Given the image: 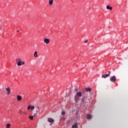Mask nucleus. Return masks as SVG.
Listing matches in <instances>:
<instances>
[{
  "label": "nucleus",
  "mask_w": 128,
  "mask_h": 128,
  "mask_svg": "<svg viewBox=\"0 0 128 128\" xmlns=\"http://www.w3.org/2000/svg\"><path fill=\"white\" fill-rule=\"evenodd\" d=\"M16 64L18 66H24V62L22 61V59L20 58H17L16 60Z\"/></svg>",
  "instance_id": "f257e3e1"
},
{
  "label": "nucleus",
  "mask_w": 128,
  "mask_h": 128,
  "mask_svg": "<svg viewBox=\"0 0 128 128\" xmlns=\"http://www.w3.org/2000/svg\"><path fill=\"white\" fill-rule=\"evenodd\" d=\"M66 114V112H64V111H62V112H61V114L62 116H64V114Z\"/></svg>",
  "instance_id": "6ab92c4d"
},
{
  "label": "nucleus",
  "mask_w": 128,
  "mask_h": 128,
  "mask_svg": "<svg viewBox=\"0 0 128 128\" xmlns=\"http://www.w3.org/2000/svg\"><path fill=\"white\" fill-rule=\"evenodd\" d=\"M36 108H38V110H39L40 107H38V106Z\"/></svg>",
  "instance_id": "b1692460"
},
{
  "label": "nucleus",
  "mask_w": 128,
  "mask_h": 128,
  "mask_svg": "<svg viewBox=\"0 0 128 128\" xmlns=\"http://www.w3.org/2000/svg\"><path fill=\"white\" fill-rule=\"evenodd\" d=\"M48 122H54V120L52 118H48Z\"/></svg>",
  "instance_id": "ddd939ff"
},
{
  "label": "nucleus",
  "mask_w": 128,
  "mask_h": 128,
  "mask_svg": "<svg viewBox=\"0 0 128 128\" xmlns=\"http://www.w3.org/2000/svg\"><path fill=\"white\" fill-rule=\"evenodd\" d=\"M86 92H92V88H85Z\"/></svg>",
  "instance_id": "f3484780"
},
{
  "label": "nucleus",
  "mask_w": 128,
  "mask_h": 128,
  "mask_svg": "<svg viewBox=\"0 0 128 128\" xmlns=\"http://www.w3.org/2000/svg\"><path fill=\"white\" fill-rule=\"evenodd\" d=\"M112 72H110V71L109 72H108V74H109V76L110 74V73H111Z\"/></svg>",
  "instance_id": "5701e85b"
},
{
  "label": "nucleus",
  "mask_w": 128,
  "mask_h": 128,
  "mask_svg": "<svg viewBox=\"0 0 128 128\" xmlns=\"http://www.w3.org/2000/svg\"><path fill=\"white\" fill-rule=\"evenodd\" d=\"M108 76H110V74H103L102 76V78H108Z\"/></svg>",
  "instance_id": "1a4fd4ad"
},
{
  "label": "nucleus",
  "mask_w": 128,
  "mask_h": 128,
  "mask_svg": "<svg viewBox=\"0 0 128 128\" xmlns=\"http://www.w3.org/2000/svg\"><path fill=\"white\" fill-rule=\"evenodd\" d=\"M22 97L21 96H20V95L17 96V100H18V102L22 100Z\"/></svg>",
  "instance_id": "9d476101"
},
{
  "label": "nucleus",
  "mask_w": 128,
  "mask_h": 128,
  "mask_svg": "<svg viewBox=\"0 0 128 128\" xmlns=\"http://www.w3.org/2000/svg\"><path fill=\"white\" fill-rule=\"evenodd\" d=\"M17 32H18V30H17Z\"/></svg>",
  "instance_id": "a878e982"
},
{
  "label": "nucleus",
  "mask_w": 128,
  "mask_h": 128,
  "mask_svg": "<svg viewBox=\"0 0 128 128\" xmlns=\"http://www.w3.org/2000/svg\"><path fill=\"white\" fill-rule=\"evenodd\" d=\"M34 56L35 58H38V52L36 51L34 52Z\"/></svg>",
  "instance_id": "dca6fc26"
},
{
  "label": "nucleus",
  "mask_w": 128,
  "mask_h": 128,
  "mask_svg": "<svg viewBox=\"0 0 128 128\" xmlns=\"http://www.w3.org/2000/svg\"><path fill=\"white\" fill-rule=\"evenodd\" d=\"M24 114L26 116V114H28V113H26V112H24Z\"/></svg>",
  "instance_id": "412c9836"
},
{
  "label": "nucleus",
  "mask_w": 128,
  "mask_h": 128,
  "mask_svg": "<svg viewBox=\"0 0 128 128\" xmlns=\"http://www.w3.org/2000/svg\"><path fill=\"white\" fill-rule=\"evenodd\" d=\"M35 108L34 106H30V105H29L27 107V110H34V109Z\"/></svg>",
  "instance_id": "7ed1b4c3"
},
{
  "label": "nucleus",
  "mask_w": 128,
  "mask_h": 128,
  "mask_svg": "<svg viewBox=\"0 0 128 128\" xmlns=\"http://www.w3.org/2000/svg\"><path fill=\"white\" fill-rule=\"evenodd\" d=\"M6 90L8 94H10V88L7 87L6 88Z\"/></svg>",
  "instance_id": "20e7f679"
},
{
  "label": "nucleus",
  "mask_w": 128,
  "mask_h": 128,
  "mask_svg": "<svg viewBox=\"0 0 128 128\" xmlns=\"http://www.w3.org/2000/svg\"><path fill=\"white\" fill-rule=\"evenodd\" d=\"M84 44H86V42H88V40H86L85 41H84Z\"/></svg>",
  "instance_id": "4be33fe9"
},
{
  "label": "nucleus",
  "mask_w": 128,
  "mask_h": 128,
  "mask_svg": "<svg viewBox=\"0 0 128 128\" xmlns=\"http://www.w3.org/2000/svg\"><path fill=\"white\" fill-rule=\"evenodd\" d=\"M86 118L87 120H90L92 118V116H90V114H88L86 116Z\"/></svg>",
  "instance_id": "4468645a"
},
{
  "label": "nucleus",
  "mask_w": 128,
  "mask_h": 128,
  "mask_svg": "<svg viewBox=\"0 0 128 128\" xmlns=\"http://www.w3.org/2000/svg\"><path fill=\"white\" fill-rule=\"evenodd\" d=\"M62 120H64V118H62Z\"/></svg>",
  "instance_id": "393cba45"
},
{
  "label": "nucleus",
  "mask_w": 128,
  "mask_h": 128,
  "mask_svg": "<svg viewBox=\"0 0 128 128\" xmlns=\"http://www.w3.org/2000/svg\"><path fill=\"white\" fill-rule=\"evenodd\" d=\"M106 8L109 10H112V7H110V6H107Z\"/></svg>",
  "instance_id": "f8f14e48"
},
{
  "label": "nucleus",
  "mask_w": 128,
  "mask_h": 128,
  "mask_svg": "<svg viewBox=\"0 0 128 128\" xmlns=\"http://www.w3.org/2000/svg\"><path fill=\"white\" fill-rule=\"evenodd\" d=\"M72 128H78V123H75L72 126Z\"/></svg>",
  "instance_id": "2eb2a0df"
},
{
  "label": "nucleus",
  "mask_w": 128,
  "mask_h": 128,
  "mask_svg": "<svg viewBox=\"0 0 128 128\" xmlns=\"http://www.w3.org/2000/svg\"><path fill=\"white\" fill-rule=\"evenodd\" d=\"M11 125L10 124H6V128H10Z\"/></svg>",
  "instance_id": "a211bd4d"
},
{
  "label": "nucleus",
  "mask_w": 128,
  "mask_h": 128,
  "mask_svg": "<svg viewBox=\"0 0 128 128\" xmlns=\"http://www.w3.org/2000/svg\"><path fill=\"white\" fill-rule=\"evenodd\" d=\"M110 82H116V76H112L110 78Z\"/></svg>",
  "instance_id": "f03ea898"
},
{
  "label": "nucleus",
  "mask_w": 128,
  "mask_h": 128,
  "mask_svg": "<svg viewBox=\"0 0 128 128\" xmlns=\"http://www.w3.org/2000/svg\"><path fill=\"white\" fill-rule=\"evenodd\" d=\"M2 30V26L0 25V30Z\"/></svg>",
  "instance_id": "aec40b11"
},
{
  "label": "nucleus",
  "mask_w": 128,
  "mask_h": 128,
  "mask_svg": "<svg viewBox=\"0 0 128 128\" xmlns=\"http://www.w3.org/2000/svg\"><path fill=\"white\" fill-rule=\"evenodd\" d=\"M48 4L49 6H52L54 4V0H49Z\"/></svg>",
  "instance_id": "9b49d317"
},
{
  "label": "nucleus",
  "mask_w": 128,
  "mask_h": 128,
  "mask_svg": "<svg viewBox=\"0 0 128 128\" xmlns=\"http://www.w3.org/2000/svg\"><path fill=\"white\" fill-rule=\"evenodd\" d=\"M50 39H48V38H45L44 39V42L46 44H50Z\"/></svg>",
  "instance_id": "39448f33"
},
{
  "label": "nucleus",
  "mask_w": 128,
  "mask_h": 128,
  "mask_svg": "<svg viewBox=\"0 0 128 128\" xmlns=\"http://www.w3.org/2000/svg\"><path fill=\"white\" fill-rule=\"evenodd\" d=\"M76 95L80 98H82V92H78Z\"/></svg>",
  "instance_id": "0eeeda50"
},
{
  "label": "nucleus",
  "mask_w": 128,
  "mask_h": 128,
  "mask_svg": "<svg viewBox=\"0 0 128 128\" xmlns=\"http://www.w3.org/2000/svg\"><path fill=\"white\" fill-rule=\"evenodd\" d=\"M36 114H38V110L36 111V113L34 114V115L33 116H29L30 120H34V116H36Z\"/></svg>",
  "instance_id": "6e6552de"
},
{
  "label": "nucleus",
  "mask_w": 128,
  "mask_h": 128,
  "mask_svg": "<svg viewBox=\"0 0 128 128\" xmlns=\"http://www.w3.org/2000/svg\"><path fill=\"white\" fill-rule=\"evenodd\" d=\"M74 100L76 102H78L80 100V97H79V96H77V95H76L74 96Z\"/></svg>",
  "instance_id": "423d86ee"
}]
</instances>
